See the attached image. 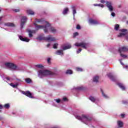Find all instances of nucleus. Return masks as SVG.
Here are the masks:
<instances>
[{"label":"nucleus","mask_w":128,"mask_h":128,"mask_svg":"<svg viewBox=\"0 0 128 128\" xmlns=\"http://www.w3.org/2000/svg\"><path fill=\"white\" fill-rule=\"evenodd\" d=\"M2 18L0 17V20H2Z\"/></svg>","instance_id":"nucleus-56"},{"label":"nucleus","mask_w":128,"mask_h":128,"mask_svg":"<svg viewBox=\"0 0 128 128\" xmlns=\"http://www.w3.org/2000/svg\"><path fill=\"white\" fill-rule=\"evenodd\" d=\"M94 6H100V8H104V6L102 4H94Z\"/></svg>","instance_id":"nucleus-29"},{"label":"nucleus","mask_w":128,"mask_h":128,"mask_svg":"<svg viewBox=\"0 0 128 128\" xmlns=\"http://www.w3.org/2000/svg\"><path fill=\"white\" fill-rule=\"evenodd\" d=\"M36 66L37 68H42V66L41 64L36 65Z\"/></svg>","instance_id":"nucleus-43"},{"label":"nucleus","mask_w":128,"mask_h":128,"mask_svg":"<svg viewBox=\"0 0 128 128\" xmlns=\"http://www.w3.org/2000/svg\"><path fill=\"white\" fill-rule=\"evenodd\" d=\"M126 40L128 41V36L126 37Z\"/></svg>","instance_id":"nucleus-57"},{"label":"nucleus","mask_w":128,"mask_h":128,"mask_svg":"<svg viewBox=\"0 0 128 128\" xmlns=\"http://www.w3.org/2000/svg\"><path fill=\"white\" fill-rule=\"evenodd\" d=\"M120 56H122V58H128V56L122 53H120Z\"/></svg>","instance_id":"nucleus-31"},{"label":"nucleus","mask_w":128,"mask_h":128,"mask_svg":"<svg viewBox=\"0 0 128 128\" xmlns=\"http://www.w3.org/2000/svg\"><path fill=\"white\" fill-rule=\"evenodd\" d=\"M124 68H128V66H125L124 67Z\"/></svg>","instance_id":"nucleus-54"},{"label":"nucleus","mask_w":128,"mask_h":128,"mask_svg":"<svg viewBox=\"0 0 128 128\" xmlns=\"http://www.w3.org/2000/svg\"><path fill=\"white\" fill-rule=\"evenodd\" d=\"M14 11L15 12H20V10H14Z\"/></svg>","instance_id":"nucleus-49"},{"label":"nucleus","mask_w":128,"mask_h":128,"mask_svg":"<svg viewBox=\"0 0 128 128\" xmlns=\"http://www.w3.org/2000/svg\"><path fill=\"white\" fill-rule=\"evenodd\" d=\"M22 94H24L25 96H28V98H34L32 96V93L30 92V91H26V92L22 91Z\"/></svg>","instance_id":"nucleus-12"},{"label":"nucleus","mask_w":128,"mask_h":128,"mask_svg":"<svg viewBox=\"0 0 128 128\" xmlns=\"http://www.w3.org/2000/svg\"><path fill=\"white\" fill-rule=\"evenodd\" d=\"M0 12H2V9H0Z\"/></svg>","instance_id":"nucleus-58"},{"label":"nucleus","mask_w":128,"mask_h":128,"mask_svg":"<svg viewBox=\"0 0 128 128\" xmlns=\"http://www.w3.org/2000/svg\"><path fill=\"white\" fill-rule=\"evenodd\" d=\"M119 8H120V6H119Z\"/></svg>","instance_id":"nucleus-60"},{"label":"nucleus","mask_w":128,"mask_h":128,"mask_svg":"<svg viewBox=\"0 0 128 128\" xmlns=\"http://www.w3.org/2000/svg\"><path fill=\"white\" fill-rule=\"evenodd\" d=\"M54 102H57V104H60V99H54Z\"/></svg>","instance_id":"nucleus-37"},{"label":"nucleus","mask_w":128,"mask_h":128,"mask_svg":"<svg viewBox=\"0 0 128 128\" xmlns=\"http://www.w3.org/2000/svg\"><path fill=\"white\" fill-rule=\"evenodd\" d=\"M19 38L20 40H22V42H30V39L26 38H24L22 36H19Z\"/></svg>","instance_id":"nucleus-16"},{"label":"nucleus","mask_w":128,"mask_h":128,"mask_svg":"<svg viewBox=\"0 0 128 128\" xmlns=\"http://www.w3.org/2000/svg\"><path fill=\"white\" fill-rule=\"evenodd\" d=\"M74 46H81V48H83L86 50V48H88L90 44H88V43H86L84 42L80 43L76 42L74 44Z\"/></svg>","instance_id":"nucleus-6"},{"label":"nucleus","mask_w":128,"mask_h":128,"mask_svg":"<svg viewBox=\"0 0 128 128\" xmlns=\"http://www.w3.org/2000/svg\"><path fill=\"white\" fill-rule=\"evenodd\" d=\"M63 100H64V102H66V100H68V98H63Z\"/></svg>","instance_id":"nucleus-48"},{"label":"nucleus","mask_w":128,"mask_h":128,"mask_svg":"<svg viewBox=\"0 0 128 128\" xmlns=\"http://www.w3.org/2000/svg\"><path fill=\"white\" fill-rule=\"evenodd\" d=\"M72 48V45L70 44H68L66 46H61V48L63 50H70Z\"/></svg>","instance_id":"nucleus-14"},{"label":"nucleus","mask_w":128,"mask_h":128,"mask_svg":"<svg viewBox=\"0 0 128 128\" xmlns=\"http://www.w3.org/2000/svg\"><path fill=\"white\" fill-rule=\"evenodd\" d=\"M48 76H54V72L44 70H40L38 72V76L40 78Z\"/></svg>","instance_id":"nucleus-3"},{"label":"nucleus","mask_w":128,"mask_h":128,"mask_svg":"<svg viewBox=\"0 0 128 128\" xmlns=\"http://www.w3.org/2000/svg\"><path fill=\"white\" fill-rule=\"evenodd\" d=\"M47 62H48V64H50V58H48L47 59Z\"/></svg>","instance_id":"nucleus-45"},{"label":"nucleus","mask_w":128,"mask_h":128,"mask_svg":"<svg viewBox=\"0 0 128 128\" xmlns=\"http://www.w3.org/2000/svg\"><path fill=\"white\" fill-rule=\"evenodd\" d=\"M4 26H9L10 28H14L16 26V24L12 22H7L4 24Z\"/></svg>","instance_id":"nucleus-18"},{"label":"nucleus","mask_w":128,"mask_h":128,"mask_svg":"<svg viewBox=\"0 0 128 128\" xmlns=\"http://www.w3.org/2000/svg\"><path fill=\"white\" fill-rule=\"evenodd\" d=\"M25 82L27 84H30V82H32V80L30 78H27L25 79Z\"/></svg>","instance_id":"nucleus-28"},{"label":"nucleus","mask_w":128,"mask_h":128,"mask_svg":"<svg viewBox=\"0 0 128 128\" xmlns=\"http://www.w3.org/2000/svg\"><path fill=\"white\" fill-rule=\"evenodd\" d=\"M76 90H82V87H78L76 88Z\"/></svg>","instance_id":"nucleus-39"},{"label":"nucleus","mask_w":128,"mask_h":128,"mask_svg":"<svg viewBox=\"0 0 128 128\" xmlns=\"http://www.w3.org/2000/svg\"><path fill=\"white\" fill-rule=\"evenodd\" d=\"M66 74H72V70H67Z\"/></svg>","instance_id":"nucleus-32"},{"label":"nucleus","mask_w":128,"mask_h":128,"mask_svg":"<svg viewBox=\"0 0 128 128\" xmlns=\"http://www.w3.org/2000/svg\"><path fill=\"white\" fill-rule=\"evenodd\" d=\"M4 108H10V104H5V105L4 106Z\"/></svg>","instance_id":"nucleus-35"},{"label":"nucleus","mask_w":128,"mask_h":128,"mask_svg":"<svg viewBox=\"0 0 128 128\" xmlns=\"http://www.w3.org/2000/svg\"><path fill=\"white\" fill-rule=\"evenodd\" d=\"M36 22H40L44 24V26L38 25L36 23H34L35 26V30H44L45 34H48V32H52L53 34H56L58 30L54 27H50V24L48 22L42 19H36Z\"/></svg>","instance_id":"nucleus-1"},{"label":"nucleus","mask_w":128,"mask_h":128,"mask_svg":"<svg viewBox=\"0 0 128 128\" xmlns=\"http://www.w3.org/2000/svg\"><path fill=\"white\" fill-rule=\"evenodd\" d=\"M111 16H115L116 14H115L114 12H112V14H111Z\"/></svg>","instance_id":"nucleus-46"},{"label":"nucleus","mask_w":128,"mask_h":128,"mask_svg":"<svg viewBox=\"0 0 128 128\" xmlns=\"http://www.w3.org/2000/svg\"><path fill=\"white\" fill-rule=\"evenodd\" d=\"M37 40H46V42H54L56 40V38L50 35L47 37H44V36H39Z\"/></svg>","instance_id":"nucleus-4"},{"label":"nucleus","mask_w":128,"mask_h":128,"mask_svg":"<svg viewBox=\"0 0 128 128\" xmlns=\"http://www.w3.org/2000/svg\"><path fill=\"white\" fill-rule=\"evenodd\" d=\"M100 2H102V4H104L105 2L104 0H100Z\"/></svg>","instance_id":"nucleus-50"},{"label":"nucleus","mask_w":128,"mask_h":128,"mask_svg":"<svg viewBox=\"0 0 128 128\" xmlns=\"http://www.w3.org/2000/svg\"><path fill=\"white\" fill-rule=\"evenodd\" d=\"M101 92H102V96H103L105 98H108V96H106V94H104V91H102L101 90Z\"/></svg>","instance_id":"nucleus-30"},{"label":"nucleus","mask_w":128,"mask_h":128,"mask_svg":"<svg viewBox=\"0 0 128 128\" xmlns=\"http://www.w3.org/2000/svg\"><path fill=\"white\" fill-rule=\"evenodd\" d=\"M120 32H122L120 33V34L118 35V38H122V36H124L126 34H128V30L126 29H122L120 30Z\"/></svg>","instance_id":"nucleus-8"},{"label":"nucleus","mask_w":128,"mask_h":128,"mask_svg":"<svg viewBox=\"0 0 128 128\" xmlns=\"http://www.w3.org/2000/svg\"><path fill=\"white\" fill-rule=\"evenodd\" d=\"M127 24H128V21L126 22Z\"/></svg>","instance_id":"nucleus-59"},{"label":"nucleus","mask_w":128,"mask_h":128,"mask_svg":"<svg viewBox=\"0 0 128 128\" xmlns=\"http://www.w3.org/2000/svg\"><path fill=\"white\" fill-rule=\"evenodd\" d=\"M89 22L92 24H100L98 21L92 19H90Z\"/></svg>","instance_id":"nucleus-15"},{"label":"nucleus","mask_w":128,"mask_h":128,"mask_svg":"<svg viewBox=\"0 0 128 128\" xmlns=\"http://www.w3.org/2000/svg\"><path fill=\"white\" fill-rule=\"evenodd\" d=\"M2 120V117L0 116V120Z\"/></svg>","instance_id":"nucleus-55"},{"label":"nucleus","mask_w":128,"mask_h":128,"mask_svg":"<svg viewBox=\"0 0 128 128\" xmlns=\"http://www.w3.org/2000/svg\"><path fill=\"white\" fill-rule=\"evenodd\" d=\"M4 65L6 68H8L13 70H18V67L12 63L6 62Z\"/></svg>","instance_id":"nucleus-5"},{"label":"nucleus","mask_w":128,"mask_h":128,"mask_svg":"<svg viewBox=\"0 0 128 128\" xmlns=\"http://www.w3.org/2000/svg\"><path fill=\"white\" fill-rule=\"evenodd\" d=\"M75 118L82 122H84L86 124H88V122H90L92 120V117L86 115H82V116L77 115L75 116Z\"/></svg>","instance_id":"nucleus-2"},{"label":"nucleus","mask_w":128,"mask_h":128,"mask_svg":"<svg viewBox=\"0 0 128 128\" xmlns=\"http://www.w3.org/2000/svg\"><path fill=\"white\" fill-rule=\"evenodd\" d=\"M122 104H128V100H123L122 102Z\"/></svg>","instance_id":"nucleus-38"},{"label":"nucleus","mask_w":128,"mask_h":128,"mask_svg":"<svg viewBox=\"0 0 128 128\" xmlns=\"http://www.w3.org/2000/svg\"><path fill=\"white\" fill-rule=\"evenodd\" d=\"M50 44H47L46 46L47 48H50Z\"/></svg>","instance_id":"nucleus-52"},{"label":"nucleus","mask_w":128,"mask_h":128,"mask_svg":"<svg viewBox=\"0 0 128 128\" xmlns=\"http://www.w3.org/2000/svg\"><path fill=\"white\" fill-rule=\"evenodd\" d=\"M76 70H77V72H82V70H82V68H76Z\"/></svg>","instance_id":"nucleus-34"},{"label":"nucleus","mask_w":128,"mask_h":128,"mask_svg":"<svg viewBox=\"0 0 128 128\" xmlns=\"http://www.w3.org/2000/svg\"><path fill=\"white\" fill-rule=\"evenodd\" d=\"M58 44L57 43L54 44H53V48H58Z\"/></svg>","instance_id":"nucleus-36"},{"label":"nucleus","mask_w":128,"mask_h":128,"mask_svg":"<svg viewBox=\"0 0 128 128\" xmlns=\"http://www.w3.org/2000/svg\"><path fill=\"white\" fill-rule=\"evenodd\" d=\"M58 56H64V51L62 50H58L55 52Z\"/></svg>","instance_id":"nucleus-21"},{"label":"nucleus","mask_w":128,"mask_h":128,"mask_svg":"<svg viewBox=\"0 0 128 128\" xmlns=\"http://www.w3.org/2000/svg\"><path fill=\"white\" fill-rule=\"evenodd\" d=\"M117 126L118 128H122L124 126V122L122 121L118 120L117 122Z\"/></svg>","instance_id":"nucleus-22"},{"label":"nucleus","mask_w":128,"mask_h":128,"mask_svg":"<svg viewBox=\"0 0 128 128\" xmlns=\"http://www.w3.org/2000/svg\"><path fill=\"white\" fill-rule=\"evenodd\" d=\"M122 59H120L119 60V62H120V63L121 64H122V66H124V63H122Z\"/></svg>","instance_id":"nucleus-47"},{"label":"nucleus","mask_w":128,"mask_h":128,"mask_svg":"<svg viewBox=\"0 0 128 128\" xmlns=\"http://www.w3.org/2000/svg\"><path fill=\"white\" fill-rule=\"evenodd\" d=\"M119 88L122 90H126V87L124 86V84L122 83H118V84Z\"/></svg>","instance_id":"nucleus-23"},{"label":"nucleus","mask_w":128,"mask_h":128,"mask_svg":"<svg viewBox=\"0 0 128 128\" xmlns=\"http://www.w3.org/2000/svg\"><path fill=\"white\" fill-rule=\"evenodd\" d=\"M120 28V25L118 24H116L115 25L114 30H118V28Z\"/></svg>","instance_id":"nucleus-33"},{"label":"nucleus","mask_w":128,"mask_h":128,"mask_svg":"<svg viewBox=\"0 0 128 128\" xmlns=\"http://www.w3.org/2000/svg\"><path fill=\"white\" fill-rule=\"evenodd\" d=\"M72 10L74 20V16H76V6H72Z\"/></svg>","instance_id":"nucleus-19"},{"label":"nucleus","mask_w":128,"mask_h":128,"mask_svg":"<svg viewBox=\"0 0 128 128\" xmlns=\"http://www.w3.org/2000/svg\"><path fill=\"white\" fill-rule=\"evenodd\" d=\"M78 36V32H76L74 34V38H76V36Z\"/></svg>","instance_id":"nucleus-40"},{"label":"nucleus","mask_w":128,"mask_h":128,"mask_svg":"<svg viewBox=\"0 0 128 128\" xmlns=\"http://www.w3.org/2000/svg\"><path fill=\"white\" fill-rule=\"evenodd\" d=\"M94 82H98V76H95L93 78Z\"/></svg>","instance_id":"nucleus-25"},{"label":"nucleus","mask_w":128,"mask_h":128,"mask_svg":"<svg viewBox=\"0 0 128 128\" xmlns=\"http://www.w3.org/2000/svg\"><path fill=\"white\" fill-rule=\"evenodd\" d=\"M68 12V8H65L62 12L63 14H66Z\"/></svg>","instance_id":"nucleus-27"},{"label":"nucleus","mask_w":128,"mask_h":128,"mask_svg":"<svg viewBox=\"0 0 128 128\" xmlns=\"http://www.w3.org/2000/svg\"><path fill=\"white\" fill-rule=\"evenodd\" d=\"M10 86H12V88H18V82H16V84H14V83H11L10 84Z\"/></svg>","instance_id":"nucleus-24"},{"label":"nucleus","mask_w":128,"mask_h":128,"mask_svg":"<svg viewBox=\"0 0 128 128\" xmlns=\"http://www.w3.org/2000/svg\"><path fill=\"white\" fill-rule=\"evenodd\" d=\"M119 52L120 54H122V52H128V46H122L119 48Z\"/></svg>","instance_id":"nucleus-10"},{"label":"nucleus","mask_w":128,"mask_h":128,"mask_svg":"<svg viewBox=\"0 0 128 128\" xmlns=\"http://www.w3.org/2000/svg\"><path fill=\"white\" fill-rule=\"evenodd\" d=\"M16 80H17V82H18V84L20 82H22V80L20 79H18V78H16Z\"/></svg>","instance_id":"nucleus-42"},{"label":"nucleus","mask_w":128,"mask_h":128,"mask_svg":"<svg viewBox=\"0 0 128 128\" xmlns=\"http://www.w3.org/2000/svg\"><path fill=\"white\" fill-rule=\"evenodd\" d=\"M27 14H34V12L32 10H28Z\"/></svg>","instance_id":"nucleus-26"},{"label":"nucleus","mask_w":128,"mask_h":128,"mask_svg":"<svg viewBox=\"0 0 128 128\" xmlns=\"http://www.w3.org/2000/svg\"><path fill=\"white\" fill-rule=\"evenodd\" d=\"M76 28H77V30H80V25H77Z\"/></svg>","instance_id":"nucleus-44"},{"label":"nucleus","mask_w":128,"mask_h":128,"mask_svg":"<svg viewBox=\"0 0 128 128\" xmlns=\"http://www.w3.org/2000/svg\"><path fill=\"white\" fill-rule=\"evenodd\" d=\"M29 38H32V34H36V30H28Z\"/></svg>","instance_id":"nucleus-20"},{"label":"nucleus","mask_w":128,"mask_h":128,"mask_svg":"<svg viewBox=\"0 0 128 128\" xmlns=\"http://www.w3.org/2000/svg\"><path fill=\"white\" fill-rule=\"evenodd\" d=\"M106 6L107 8H108L110 12H112L114 8H112V2H106Z\"/></svg>","instance_id":"nucleus-11"},{"label":"nucleus","mask_w":128,"mask_h":128,"mask_svg":"<svg viewBox=\"0 0 128 128\" xmlns=\"http://www.w3.org/2000/svg\"><path fill=\"white\" fill-rule=\"evenodd\" d=\"M108 78H110V80H112V82H116V77L114 76H112V73L108 74Z\"/></svg>","instance_id":"nucleus-17"},{"label":"nucleus","mask_w":128,"mask_h":128,"mask_svg":"<svg viewBox=\"0 0 128 128\" xmlns=\"http://www.w3.org/2000/svg\"><path fill=\"white\" fill-rule=\"evenodd\" d=\"M4 107L2 106L0 104V110H2V108Z\"/></svg>","instance_id":"nucleus-53"},{"label":"nucleus","mask_w":128,"mask_h":128,"mask_svg":"<svg viewBox=\"0 0 128 128\" xmlns=\"http://www.w3.org/2000/svg\"><path fill=\"white\" fill-rule=\"evenodd\" d=\"M121 116H122V118H124L125 116V114H121Z\"/></svg>","instance_id":"nucleus-51"},{"label":"nucleus","mask_w":128,"mask_h":128,"mask_svg":"<svg viewBox=\"0 0 128 128\" xmlns=\"http://www.w3.org/2000/svg\"><path fill=\"white\" fill-rule=\"evenodd\" d=\"M2 78L4 80H8V82H14V80H16V76H14L12 78H10V77H4L3 76L0 75Z\"/></svg>","instance_id":"nucleus-9"},{"label":"nucleus","mask_w":128,"mask_h":128,"mask_svg":"<svg viewBox=\"0 0 128 128\" xmlns=\"http://www.w3.org/2000/svg\"><path fill=\"white\" fill-rule=\"evenodd\" d=\"M26 20H28V18L26 16H22L21 18V22H20V28L21 30L24 28V26L26 22Z\"/></svg>","instance_id":"nucleus-7"},{"label":"nucleus","mask_w":128,"mask_h":128,"mask_svg":"<svg viewBox=\"0 0 128 128\" xmlns=\"http://www.w3.org/2000/svg\"><path fill=\"white\" fill-rule=\"evenodd\" d=\"M11 32H14V30H11Z\"/></svg>","instance_id":"nucleus-61"},{"label":"nucleus","mask_w":128,"mask_h":128,"mask_svg":"<svg viewBox=\"0 0 128 128\" xmlns=\"http://www.w3.org/2000/svg\"><path fill=\"white\" fill-rule=\"evenodd\" d=\"M89 99L90 100H91V102H95V104H98V102H100V100H98V98H95L92 96H90L89 98Z\"/></svg>","instance_id":"nucleus-13"},{"label":"nucleus","mask_w":128,"mask_h":128,"mask_svg":"<svg viewBox=\"0 0 128 128\" xmlns=\"http://www.w3.org/2000/svg\"><path fill=\"white\" fill-rule=\"evenodd\" d=\"M82 48H79L77 51H76V54H80V52H82Z\"/></svg>","instance_id":"nucleus-41"}]
</instances>
